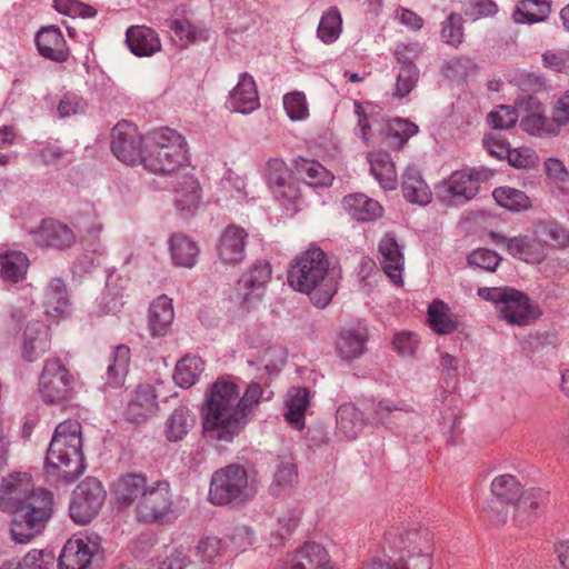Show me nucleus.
Instances as JSON below:
<instances>
[{
    "label": "nucleus",
    "mask_w": 569,
    "mask_h": 569,
    "mask_svg": "<svg viewBox=\"0 0 569 569\" xmlns=\"http://www.w3.org/2000/svg\"><path fill=\"white\" fill-rule=\"evenodd\" d=\"M262 388L251 382L243 396L232 381L218 379L207 390L201 409L206 436L220 442H232L247 427L262 398Z\"/></svg>",
    "instance_id": "obj_1"
},
{
    "label": "nucleus",
    "mask_w": 569,
    "mask_h": 569,
    "mask_svg": "<svg viewBox=\"0 0 569 569\" xmlns=\"http://www.w3.org/2000/svg\"><path fill=\"white\" fill-rule=\"evenodd\" d=\"M121 506L134 505L137 519L147 523H164L172 517L173 495L164 479H149L143 473H127L113 487Z\"/></svg>",
    "instance_id": "obj_2"
},
{
    "label": "nucleus",
    "mask_w": 569,
    "mask_h": 569,
    "mask_svg": "<svg viewBox=\"0 0 569 569\" xmlns=\"http://www.w3.org/2000/svg\"><path fill=\"white\" fill-rule=\"evenodd\" d=\"M341 269L332 262L326 251H301L289 264V286L306 293L312 305L325 308L338 291Z\"/></svg>",
    "instance_id": "obj_3"
},
{
    "label": "nucleus",
    "mask_w": 569,
    "mask_h": 569,
    "mask_svg": "<svg viewBox=\"0 0 569 569\" xmlns=\"http://www.w3.org/2000/svg\"><path fill=\"white\" fill-rule=\"evenodd\" d=\"M81 448V425L74 420L59 423L47 451L48 476L68 482L79 477L86 468Z\"/></svg>",
    "instance_id": "obj_4"
},
{
    "label": "nucleus",
    "mask_w": 569,
    "mask_h": 569,
    "mask_svg": "<svg viewBox=\"0 0 569 569\" xmlns=\"http://www.w3.org/2000/svg\"><path fill=\"white\" fill-rule=\"evenodd\" d=\"M383 559L373 558L362 569H431V547L417 531L387 538Z\"/></svg>",
    "instance_id": "obj_5"
},
{
    "label": "nucleus",
    "mask_w": 569,
    "mask_h": 569,
    "mask_svg": "<svg viewBox=\"0 0 569 569\" xmlns=\"http://www.w3.org/2000/svg\"><path fill=\"white\" fill-rule=\"evenodd\" d=\"M186 153L184 138L170 128H161L147 137L142 164L153 173H171L184 163Z\"/></svg>",
    "instance_id": "obj_6"
},
{
    "label": "nucleus",
    "mask_w": 569,
    "mask_h": 569,
    "mask_svg": "<svg viewBox=\"0 0 569 569\" xmlns=\"http://www.w3.org/2000/svg\"><path fill=\"white\" fill-rule=\"evenodd\" d=\"M355 113L358 116L361 138L372 147L385 146L399 149L418 132V126L407 119L397 118L385 121L377 116L368 117L359 102H355Z\"/></svg>",
    "instance_id": "obj_7"
},
{
    "label": "nucleus",
    "mask_w": 569,
    "mask_h": 569,
    "mask_svg": "<svg viewBox=\"0 0 569 569\" xmlns=\"http://www.w3.org/2000/svg\"><path fill=\"white\" fill-rule=\"evenodd\" d=\"M52 493L38 489L13 512L11 537L18 543H27L37 536L52 513Z\"/></svg>",
    "instance_id": "obj_8"
},
{
    "label": "nucleus",
    "mask_w": 569,
    "mask_h": 569,
    "mask_svg": "<svg viewBox=\"0 0 569 569\" xmlns=\"http://www.w3.org/2000/svg\"><path fill=\"white\" fill-rule=\"evenodd\" d=\"M256 491L254 480L250 479L246 468L229 465L212 475L209 500L218 506L243 503L252 499Z\"/></svg>",
    "instance_id": "obj_9"
},
{
    "label": "nucleus",
    "mask_w": 569,
    "mask_h": 569,
    "mask_svg": "<svg viewBox=\"0 0 569 569\" xmlns=\"http://www.w3.org/2000/svg\"><path fill=\"white\" fill-rule=\"evenodd\" d=\"M478 296L491 302L500 319L512 326H528L539 317L537 308L523 292L511 287H482Z\"/></svg>",
    "instance_id": "obj_10"
},
{
    "label": "nucleus",
    "mask_w": 569,
    "mask_h": 569,
    "mask_svg": "<svg viewBox=\"0 0 569 569\" xmlns=\"http://www.w3.org/2000/svg\"><path fill=\"white\" fill-rule=\"evenodd\" d=\"M490 242L497 247L507 249H531L535 247H550L551 249L569 248V230L562 226L549 221L538 222L528 234L507 237L499 232L487 233Z\"/></svg>",
    "instance_id": "obj_11"
},
{
    "label": "nucleus",
    "mask_w": 569,
    "mask_h": 569,
    "mask_svg": "<svg viewBox=\"0 0 569 569\" xmlns=\"http://www.w3.org/2000/svg\"><path fill=\"white\" fill-rule=\"evenodd\" d=\"M271 273L270 263L258 260L238 280L228 300L240 316L249 313L262 299Z\"/></svg>",
    "instance_id": "obj_12"
},
{
    "label": "nucleus",
    "mask_w": 569,
    "mask_h": 569,
    "mask_svg": "<svg viewBox=\"0 0 569 569\" xmlns=\"http://www.w3.org/2000/svg\"><path fill=\"white\" fill-rule=\"evenodd\" d=\"M76 378L58 358L47 359L38 381V393L49 405H62L74 392Z\"/></svg>",
    "instance_id": "obj_13"
},
{
    "label": "nucleus",
    "mask_w": 569,
    "mask_h": 569,
    "mask_svg": "<svg viewBox=\"0 0 569 569\" xmlns=\"http://www.w3.org/2000/svg\"><path fill=\"white\" fill-rule=\"evenodd\" d=\"M492 498L487 502L485 512L493 525L506 523L509 507L519 502L523 492L521 483L512 475H500L493 478L490 486Z\"/></svg>",
    "instance_id": "obj_14"
},
{
    "label": "nucleus",
    "mask_w": 569,
    "mask_h": 569,
    "mask_svg": "<svg viewBox=\"0 0 569 569\" xmlns=\"http://www.w3.org/2000/svg\"><path fill=\"white\" fill-rule=\"evenodd\" d=\"M106 500V490L96 478H86L73 490L69 511L78 525L90 522L100 511Z\"/></svg>",
    "instance_id": "obj_15"
},
{
    "label": "nucleus",
    "mask_w": 569,
    "mask_h": 569,
    "mask_svg": "<svg viewBox=\"0 0 569 569\" xmlns=\"http://www.w3.org/2000/svg\"><path fill=\"white\" fill-rule=\"evenodd\" d=\"M487 179L483 171L457 170L437 186V196L448 204H461L479 191L480 181Z\"/></svg>",
    "instance_id": "obj_16"
},
{
    "label": "nucleus",
    "mask_w": 569,
    "mask_h": 569,
    "mask_svg": "<svg viewBox=\"0 0 569 569\" xmlns=\"http://www.w3.org/2000/svg\"><path fill=\"white\" fill-rule=\"evenodd\" d=\"M266 178L269 188L272 190L274 197L289 210L297 212L296 204L301 199L298 187L291 179V171L282 159L271 158L266 164Z\"/></svg>",
    "instance_id": "obj_17"
},
{
    "label": "nucleus",
    "mask_w": 569,
    "mask_h": 569,
    "mask_svg": "<svg viewBox=\"0 0 569 569\" xmlns=\"http://www.w3.org/2000/svg\"><path fill=\"white\" fill-rule=\"evenodd\" d=\"M111 150L123 163L134 166L142 163V138L137 127L128 121L118 122L111 132Z\"/></svg>",
    "instance_id": "obj_18"
},
{
    "label": "nucleus",
    "mask_w": 569,
    "mask_h": 569,
    "mask_svg": "<svg viewBox=\"0 0 569 569\" xmlns=\"http://www.w3.org/2000/svg\"><path fill=\"white\" fill-rule=\"evenodd\" d=\"M99 550L97 537L70 538L59 557V569H86L92 556Z\"/></svg>",
    "instance_id": "obj_19"
},
{
    "label": "nucleus",
    "mask_w": 569,
    "mask_h": 569,
    "mask_svg": "<svg viewBox=\"0 0 569 569\" xmlns=\"http://www.w3.org/2000/svg\"><path fill=\"white\" fill-rule=\"evenodd\" d=\"M36 491L28 473H12L0 486V509L13 513Z\"/></svg>",
    "instance_id": "obj_20"
},
{
    "label": "nucleus",
    "mask_w": 569,
    "mask_h": 569,
    "mask_svg": "<svg viewBox=\"0 0 569 569\" xmlns=\"http://www.w3.org/2000/svg\"><path fill=\"white\" fill-rule=\"evenodd\" d=\"M287 361V350L278 343L262 346L248 359V366L254 370L257 378L277 376Z\"/></svg>",
    "instance_id": "obj_21"
},
{
    "label": "nucleus",
    "mask_w": 569,
    "mask_h": 569,
    "mask_svg": "<svg viewBox=\"0 0 569 569\" xmlns=\"http://www.w3.org/2000/svg\"><path fill=\"white\" fill-rule=\"evenodd\" d=\"M369 340L368 329L360 325H351L340 329L336 340V351L345 361L360 358Z\"/></svg>",
    "instance_id": "obj_22"
},
{
    "label": "nucleus",
    "mask_w": 569,
    "mask_h": 569,
    "mask_svg": "<svg viewBox=\"0 0 569 569\" xmlns=\"http://www.w3.org/2000/svg\"><path fill=\"white\" fill-rule=\"evenodd\" d=\"M226 107L232 112L248 114L260 107L257 84L248 73L239 77L237 86L230 91Z\"/></svg>",
    "instance_id": "obj_23"
},
{
    "label": "nucleus",
    "mask_w": 569,
    "mask_h": 569,
    "mask_svg": "<svg viewBox=\"0 0 569 569\" xmlns=\"http://www.w3.org/2000/svg\"><path fill=\"white\" fill-rule=\"evenodd\" d=\"M50 330L41 321L29 322L22 335L21 355L27 361H36L41 358L50 348Z\"/></svg>",
    "instance_id": "obj_24"
},
{
    "label": "nucleus",
    "mask_w": 569,
    "mask_h": 569,
    "mask_svg": "<svg viewBox=\"0 0 569 569\" xmlns=\"http://www.w3.org/2000/svg\"><path fill=\"white\" fill-rule=\"evenodd\" d=\"M41 306L44 313L51 319L68 316L70 299L67 284L61 278L50 279L42 289Z\"/></svg>",
    "instance_id": "obj_25"
},
{
    "label": "nucleus",
    "mask_w": 569,
    "mask_h": 569,
    "mask_svg": "<svg viewBox=\"0 0 569 569\" xmlns=\"http://www.w3.org/2000/svg\"><path fill=\"white\" fill-rule=\"evenodd\" d=\"M33 234L34 242L39 247L66 249L73 246L76 241L73 231L67 224L53 219L43 220Z\"/></svg>",
    "instance_id": "obj_26"
},
{
    "label": "nucleus",
    "mask_w": 569,
    "mask_h": 569,
    "mask_svg": "<svg viewBox=\"0 0 569 569\" xmlns=\"http://www.w3.org/2000/svg\"><path fill=\"white\" fill-rule=\"evenodd\" d=\"M36 43L40 54L47 59L63 62L69 57V49L63 34L54 26L42 28L36 37Z\"/></svg>",
    "instance_id": "obj_27"
},
{
    "label": "nucleus",
    "mask_w": 569,
    "mask_h": 569,
    "mask_svg": "<svg viewBox=\"0 0 569 569\" xmlns=\"http://www.w3.org/2000/svg\"><path fill=\"white\" fill-rule=\"evenodd\" d=\"M158 410V395L151 385H140L134 390L128 403V417L131 421L140 423Z\"/></svg>",
    "instance_id": "obj_28"
},
{
    "label": "nucleus",
    "mask_w": 569,
    "mask_h": 569,
    "mask_svg": "<svg viewBox=\"0 0 569 569\" xmlns=\"http://www.w3.org/2000/svg\"><path fill=\"white\" fill-rule=\"evenodd\" d=\"M401 188L405 199L410 203L426 206L432 199L429 186L415 164H410L405 169Z\"/></svg>",
    "instance_id": "obj_29"
},
{
    "label": "nucleus",
    "mask_w": 569,
    "mask_h": 569,
    "mask_svg": "<svg viewBox=\"0 0 569 569\" xmlns=\"http://www.w3.org/2000/svg\"><path fill=\"white\" fill-rule=\"evenodd\" d=\"M174 318L172 300L162 295L153 300L149 308L148 328L154 338L166 336Z\"/></svg>",
    "instance_id": "obj_30"
},
{
    "label": "nucleus",
    "mask_w": 569,
    "mask_h": 569,
    "mask_svg": "<svg viewBox=\"0 0 569 569\" xmlns=\"http://www.w3.org/2000/svg\"><path fill=\"white\" fill-rule=\"evenodd\" d=\"M345 211L357 221H372L383 213L382 206L365 193L348 194L342 200Z\"/></svg>",
    "instance_id": "obj_31"
},
{
    "label": "nucleus",
    "mask_w": 569,
    "mask_h": 569,
    "mask_svg": "<svg viewBox=\"0 0 569 569\" xmlns=\"http://www.w3.org/2000/svg\"><path fill=\"white\" fill-rule=\"evenodd\" d=\"M309 390L307 388H291L284 401V419L295 429L302 430L306 426V411L309 407Z\"/></svg>",
    "instance_id": "obj_32"
},
{
    "label": "nucleus",
    "mask_w": 569,
    "mask_h": 569,
    "mask_svg": "<svg viewBox=\"0 0 569 569\" xmlns=\"http://www.w3.org/2000/svg\"><path fill=\"white\" fill-rule=\"evenodd\" d=\"M126 41L130 51L139 57H150L161 49V42L156 31L144 26L130 27Z\"/></svg>",
    "instance_id": "obj_33"
},
{
    "label": "nucleus",
    "mask_w": 569,
    "mask_h": 569,
    "mask_svg": "<svg viewBox=\"0 0 569 569\" xmlns=\"http://www.w3.org/2000/svg\"><path fill=\"white\" fill-rule=\"evenodd\" d=\"M370 171L379 184L386 190H395L398 186V174L395 162L386 151H371L368 154Z\"/></svg>",
    "instance_id": "obj_34"
},
{
    "label": "nucleus",
    "mask_w": 569,
    "mask_h": 569,
    "mask_svg": "<svg viewBox=\"0 0 569 569\" xmlns=\"http://www.w3.org/2000/svg\"><path fill=\"white\" fill-rule=\"evenodd\" d=\"M291 569H332L326 549L316 542H308L297 550Z\"/></svg>",
    "instance_id": "obj_35"
},
{
    "label": "nucleus",
    "mask_w": 569,
    "mask_h": 569,
    "mask_svg": "<svg viewBox=\"0 0 569 569\" xmlns=\"http://www.w3.org/2000/svg\"><path fill=\"white\" fill-rule=\"evenodd\" d=\"M196 422L194 415L186 406H179L168 417L164 425V436L171 441L182 440L193 428Z\"/></svg>",
    "instance_id": "obj_36"
},
{
    "label": "nucleus",
    "mask_w": 569,
    "mask_h": 569,
    "mask_svg": "<svg viewBox=\"0 0 569 569\" xmlns=\"http://www.w3.org/2000/svg\"><path fill=\"white\" fill-rule=\"evenodd\" d=\"M427 315L430 328L438 335H450L459 327L457 318L442 300H433L428 307Z\"/></svg>",
    "instance_id": "obj_37"
},
{
    "label": "nucleus",
    "mask_w": 569,
    "mask_h": 569,
    "mask_svg": "<svg viewBox=\"0 0 569 569\" xmlns=\"http://www.w3.org/2000/svg\"><path fill=\"white\" fill-rule=\"evenodd\" d=\"M29 269V259L23 251H3L0 253V277L10 282L24 279Z\"/></svg>",
    "instance_id": "obj_38"
},
{
    "label": "nucleus",
    "mask_w": 569,
    "mask_h": 569,
    "mask_svg": "<svg viewBox=\"0 0 569 569\" xmlns=\"http://www.w3.org/2000/svg\"><path fill=\"white\" fill-rule=\"evenodd\" d=\"M362 413L351 403L341 405L337 410V432L346 439H355L362 431Z\"/></svg>",
    "instance_id": "obj_39"
},
{
    "label": "nucleus",
    "mask_w": 569,
    "mask_h": 569,
    "mask_svg": "<svg viewBox=\"0 0 569 569\" xmlns=\"http://www.w3.org/2000/svg\"><path fill=\"white\" fill-rule=\"evenodd\" d=\"M296 170L300 178L311 187H329L335 177L316 160L300 158L296 161Z\"/></svg>",
    "instance_id": "obj_40"
},
{
    "label": "nucleus",
    "mask_w": 569,
    "mask_h": 569,
    "mask_svg": "<svg viewBox=\"0 0 569 569\" xmlns=\"http://www.w3.org/2000/svg\"><path fill=\"white\" fill-rule=\"evenodd\" d=\"M130 361V349L120 345L112 351L107 367V383L112 388H119L124 383Z\"/></svg>",
    "instance_id": "obj_41"
},
{
    "label": "nucleus",
    "mask_w": 569,
    "mask_h": 569,
    "mask_svg": "<svg viewBox=\"0 0 569 569\" xmlns=\"http://www.w3.org/2000/svg\"><path fill=\"white\" fill-rule=\"evenodd\" d=\"M551 12L548 0H520L513 11L517 23H536L545 21Z\"/></svg>",
    "instance_id": "obj_42"
},
{
    "label": "nucleus",
    "mask_w": 569,
    "mask_h": 569,
    "mask_svg": "<svg viewBox=\"0 0 569 569\" xmlns=\"http://www.w3.org/2000/svg\"><path fill=\"white\" fill-rule=\"evenodd\" d=\"M204 371V362L198 356H186L177 362L173 380L181 388H190L197 383Z\"/></svg>",
    "instance_id": "obj_43"
},
{
    "label": "nucleus",
    "mask_w": 569,
    "mask_h": 569,
    "mask_svg": "<svg viewBox=\"0 0 569 569\" xmlns=\"http://www.w3.org/2000/svg\"><path fill=\"white\" fill-rule=\"evenodd\" d=\"M547 499L548 492L540 488H531L523 491L519 502L515 506L513 520L519 525L530 521L536 517V513L529 512L528 509L531 511L538 510Z\"/></svg>",
    "instance_id": "obj_44"
},
{
    "label": "nucleus",
    "mask_w": 569,
    "mask_h": 569,
    "mask_svg": "<svg viewBox=\"0 0 569 569\" xmlns=\"http://www.w3.org/2000/svg\"><path fill=\"white\" fill-rule=\"evenodd\" d=\"M174 192L176 206L184 216L197 208L200 201V187L194 178L183 176Z\"/></svg>",
    "instance_id": "obj_45"
},
{
    "label": "nucleus",
    "mask_w": 569,
    "mask_h": 569,
    "mask_svg": "<svg viewBox=\"0 0 569 569\" xmlns=\"http://www.w3.org/2000/svg\"><path fill=\"white\" fill-rule=\"evenodd\" d=\"M342 32V16L337 7H330L320 19L317 36L326 44L336 42Z\"/></svg>",
    "instance_id": "obj_46"
},
{
    "label": "nucleus",
    "mask_w": 569,
    "mask_h": 569,
    "mask_svg": "<svg viewBox=\"0 0 569 569\" xmlns=\"http://www.w3.org/2000/svg\"><path fill=\"white\" fill-rule=\"evenodd\" d=\"M297 479L298 471L292 457L286 456L280 458L270 486L272 495H279L291 488L297 482Z\"/></svg>",
    "instance_id": "obj_47"
},
{
    "label": "nucleus",
    "mask_w": 569,
    "mask_h": 569,
    "mask_svg": "<svg viewBox=\"0 0 569 569\" xmlns=\"http://www.w3.org/2000/svg\"><path fill=\"white\" fill-rule=\"evenodd\" d=\"M492 197L496 202L510 211H522L531 207L529 197L519 189L502 186L493 190Z\"/></svg>",
    "instance_id": "obj_48"
},
{
    "label": "nucleus",
    "mask_w": 569,
    "mask_h": 569,
    "mask_svg": "<svg viewBox=\"0 0 569 569\" xmlns=\"http://www.w3.org/2000/svg\"><path fill=\"white\" fill-rule=\"evenodd\" d=\"M219 244L222 249H244L248 246H261V239L250 236L239 226L230 224L222 231Z\"/></svg>",
    "instance_id": "obj_49"
},
{
    "label": "nucleus",
    "mask_w": 569,
    "mask_h": 569,
    "mask_svg": "<svg viewBox=\"0 0 569 569\" xmlns=\"http://www.w3.org/2000/svg\"><path fill=\"white\" fill-rule=\"evenodd\" d=\"M377 259L382 271L390 279V281L396 286H402L405 258L401 251H378Z\"/></svg>",
    "instance_id": "obj_50"
},
{
    "label": "nucleus",
    "mask_w": 569,
    "mask_h": 569,
    "mask_svg": "<svg viewBox=\"0 0 569 569\" xmlns=\"http://www.w3.org/2000/svg\"><path fill=\"white\" fill-rule=\"evenodd\" d=\"M169 27L174 32L176 37L184 41L186 44L207 41L209 39V31L207 29L193 24L188 19H173L170 21Z\"/></svg>",
    "instance_id": "obj_51"
},
{
    "label": "nucleus",
    "mask_w": 569,
    "mask_h": 569,
    "mask_svg": "<svg viewBox=\"0 0 569 569\" xmlns=\"http://www.w3.org/2000/svg\"><path fill=\"white\" fill-rule=\"evenodd\" d=\"M283 107L292 120H303L309 116L306 96L302 92L293 91L283 97Z\"/></svg>",
    "instance_id": "obj_52"
},
{
    "label": "nucleus",
    "mask_w": 569,
    "mask_h": 569,
    "mask_svg": "<svg viewBox=\"0 0 569 569\" xmlns=\"http://www.w3.org/2000/svg\"><path fill=\"white\" fill-rule=\"evenodd\" d=\"M419 78V71L416 66L401 67L397 76L393 96L398 98L407 97L415 88Z\"/></svg>",
    "instance_id": "obj_53"
},
{
    "label": "nucleus",
    "mask_w": 569,
    "mask_h": 569,
    "mask_svg": "<svg viewBox=\"0 0 569 569\" xmlns=\"http://www.w3.org/2000/svg\"><path fill=\"white\" fill-rule=\"evenodd\" d=\"M522 129L533 136L556 133L553 122L540 113H530L521 120Z\"/></svg>",
    "instance_id": "obj_54"
},
{
    "label": "nucleus",
    "mask_w": 569,
    "mask_h": 569,
    "mask_svg": "<svg viewBox=\"0 0 569 569\" xmlns=\"http://www.w3.org/2000/svg\"><path fill=\"white\" fill-rule=\"evenodd\" d=\"M53 7L58 12L73 18H93L97 14L94 8L78 0H54Z\"/></svg>",
    "instance_id": "obj_55"
},
{
    "label": "nucleus",
    "mask_w": 569,
    "mask_h": 569,
    "mask_svg": "<svg viewBox=\"0 0 569 569\" xmlns=\"http://www.w3.org/2000/svg\"><path fill=\"white\" fill-rule=\"evenodd\" d=\"M123 303V293L113 288L112 284L108 282L107 288L99 301L100 313L116 315L121 310Z\"/></svg>",
    "instance_id": "obj_56"
},
{
    "label": "nucleus",
    "mask_w": 569,
    "mask_h": 569,
    "mask_svg": "<svg viewBox=\"0 0 569 569\" xmlns=\"http://www.w3.org/2000/svg\"><path fill=\"white\" fill-rule=\"evenodd\" d=\"M488 120L493 129H509L516 124L518 114L510 106H499L488 114Z\"/></svg>",
    "instance_id": "obj_57"
},
{
    "label": "nucleus",
    "mask_w": 569,
    "mask_h": 569,
    "mask_svg": "<svg viewBox=\"0 0 569 569\" xmlns=\"http://www.w3.org/2000/svg\"><path fill=\"white\" fill-rule=\"evenodd\" d=\"M53 563L51 552L33 549L29 551L21 561L16 562L20 569H50Z\"/></svg>",
    "instance_id": "obj_58"
},
{
    "label": "nucleus",
    "mask_w": 569,
    "mask_h": 569,
    "mask_svg": "<svg viewBox=\"0 0 569 569\" xmlns=\"http://www.w3.org/2000/svg\"><path fill=\"white\" fill-rule=\"evenodd\" d=\"M441 38L448 44L453 47L462 42V18L459 14L451 13L442 26Z\"/></svg>",
    "instance_id": "obj_59"
},
{
    "label": "nucleus",
    "mask_w": 569,
    "mask_h": 569,
    "mask_svg": "<svg viewBox=\"0 0 569 569\" xmlns=\"http://www.w3.org/2000/svg\"><path fill=\"white\" fill-rule=\"evenodd\" d=\"M228 539L232 549L237 552H241L254 543L256 537L251 528L244 525H238L232 528Z\"/></svg>",
    "instance_id": "obj_60"
},
{
    "label": "nucleus",
    "mask_w": 569,
    "mask_h": 569,
    "mask_svg": "<svg viewBox=\"0 0 569 569\" xmlns=\"http://www.w3.org/2000/svg\"><path fill=\"white\" fill-rule=\"evenodd\" d=\"M392 345L399 356L410 358L415 356L419 340L412 332L401 331L395 335Z\"/></svg>",
    "instance_id": "obj_61"
},
{
    "label": "nucleus",
    "mask_w": 569,
    "mask_h": 569,
    "mask_svg": "<svg viewBox=\"0 0 569 569\" xmlns=\"http://www.w3.org/2000/svg\"><path fill=\"white\" fill-rule=\"evenodd\" d=\"M541 58L542 64L547 69L556 72L569 70V50H547Z\"/></svg>",
    "instance_id": "obj_62"
},
{
    "label": "nucleus",
    "mask_w": 569,
    "mask_h": 569,
    "mask_svg": "<svg viewBox=\"0 0 569 569\" xmlns=\"http://www.w3.org/2000/svg\"><path fill=\"white\" fill-rule=\"evenodd\" d=\"M506 158L512 167L519 169L533 168L538 161L536 152L529 148H509Z\"/></svg>",
    "instance_id": "obj_63"
},
{
    "label": "nucleus",
    "mask_w": 569,
    "mask_h": 569,
    "mask_svg": "<svg viewBox=\"0 0 569 569\" xmlns=\"http://www.w3.org/2000/svg\"><path fill=\"white\" fill-rule=\"evenodd\" d=\"M545 170L548 178L561 189H566L569 186V172L567 171L563 163L558 160L550 158L545 162Z\"/></svg>",
    "instance_id": "obj_64"
}]
</instances>
